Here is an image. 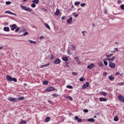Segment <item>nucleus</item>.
I'll use <instances>...</instances> for the list:
<instances>
[{
    "instance_id": "50",
    "label": "nucleus",
    "mask_w": 124,
    "mask_h": 124,
    "mask_svg": "<svg viewBox=\"0 0 124 124\" xmlns=\"http://www.w3.org/2000/svg\"><path fill=\"white\" fill-rule=\"evenodd\" d=\"M85 5H86V3H82L80 4V6H81V7H83V6H85Z\"/></svg>"
},
{
    "instance_id": "28",
    "label": "nucleus",
    "mask_w": 124,
    "mask_h": 124,
    "mask_svg": "<svg viewBox=\"0 0 124 124\" xmlns=\"http://www.w3.org/2000/svg\"><path fill=\"white\" fill-rule=\"evenodd\" d=\"M45 26L46 29H48V30H51V28H50V26L47 23H45Z\"/></svg>"
},
{
    "instance_id": "42",
    "label": "nucleus",
    "mask_w": 124,
    "mask_h": 124,
    "mask_svg": "<svg viewBox=\"0 0 124 124\" xmlns=\"http://www.w3.org/2000/svg\"><path fill=\"white\" fill-rule=\"evenodd\" d=\"M120 8L122 10H124V4H122L120 5Z\"/></svg>"
},
{
    "instance_id": "60",
    "label": "nucleus",
    "mask_w": 124,
    "mask_h": 124,
    "mask_svg": "<svg viewBox=\"0 0 124 124\" xmlns=\"http://www.w3.org/2000/svg\"><path fill=\"white\" fill-rule=\"evenodd\" d=\"M45 37L43 36H41L40 37V39H44Z\"/></svg>"
},
{
    "instance_id": "57",
    "label": "nucleus",
    "mask_w": 124,
    "mask_h": 124,
    "mask_svg": "<svg viewBox=\"0 0 124 124\" xmlns=\"http://www.w3.org/2000/svg\"><path fill=\"white\" fill-rule=\"evenodd\" d=\"M74 16L75 18H77L78 17V16H79V15L75 14V15H74Z\"/></svg>"
},
{
    "instance_id": "54",
    "label": "nucleus",
    "mask_w": 124,
    "mask_h": 124,
    "mask_svg": "<svg viewBox=\"0 0 124 124\" xmlns=\"http://www.w3.org/2000/svg\"><path fill=\"white\" fill-rule=\"evenodd\" d=\"M61 20H65V16H63L61 17Z\"/></svg>"
},
{
    "instance_id": "59",
    "label": "nucleus",
    "mask_w": 124,
    "mask_h": 124,
    "mask_svg": "<svg viewBox=\"0 0 124 124\" xmlns=\"http://www.w3.org/2000/svg\"><path fill=\"white\" fill-rule=\"evenodd\" d=\"M104 12L105 13V14H107V10L106 9H104Z\"/></svg>"
},
{
    "instance_id": "62",
    "label": "nucleus",
    "mask_w": 124,
    "mask_h": 124,
    "mask_svg": "<svg viewBox=\"0 0 124 124\" xmlns=\"http://www.w3.org/2000/svg\"><path fill=\"white\" fill-rule=\"evenodd\" d=\"M103 74H104V76H106L107 75V73H106V72H105Z\"/></svg>"
},
{
    "instance_id": "27",
    "label": "nucleus",
    "mask_w": 124,
    "mask_h": 124,
    "mask_svg": "<svg viewBox=\"0 0 124 124\" xmlns=\"http://www.w3.org/2000/svg\"><path fill=\"white\" fill-rule=\"evenodd\" d=\"M50 120H51V118L49 117H47L45 119V122L46 123H48V122H50Z\"/></svg>"
},
{
    "instance_id": "23",
    "label": "nucleus",
    "mask_w": 124,
    "mask_h": 124,
    "mask_svg": "<svg viewBox=\"0 0 124 124\" xmlns=\"http://www.w3.org/2000/svg\"><path fill=\"white\" fill-rule=\"evenodd\" d=\"M28 42L31 43V44H36V42L31 40H29Z\"/></svg>"
},
{
    "instance_id": "2",
    "label": "nucleus",
    "mask_w": 124,
    "mask_h": 124,
    "mask_svg": "<svg viewBox=\"0 0 124 124\" xmlns=\"http://www.w3.org/2000/svg\"><path fill=\"white\" fill-rule=\"evenodd\" d=\"M53 91H55V88L52 86H48L45 90V93H50Z\"/></svg>"
},
{
    "instance_id": "63",
    "label": "nucleus",
    "mask_w": 124,
    "mask_h": 124,
    "mask_svg": "<svg viewBox=\"0 0 124 124\" xmlns=\"http://www.w3.org/2000/svg\"><path fill=\"white\" fill-rule=\"evenodd\" d=\"M85 31H81V33H82V34L84 35V34H85Z\"/></svg>"
},
{
    "instance_id": "32",
    "label": "nucleus",
    "mask_w": 124,
    "mask_h": 124,
    "mask_svg": "<svg viewBox=\"0 0 124 124\" xmlns=\"http://www.w3.org/2000/svg\"><path fill=\"white\" fill-rule=\"evenodd\" d=\"M119 48L116 47V48H114V50L113 51H111V53H115V52H117L118 51H119Z\"/></svg>"
},
{
    "instance_id": "49",
    "label": "nucleus",
    "mask_w": 124,
    "mask_h": 124,
    "mask_svg": "<svg viewBox=\"0 0 124 124\" xmlns=\"http://www.w3.org/2000/svg\"><path fill=\"white\" fill-rule=\"evenodd\" d=\"M67 54H68V55H72V53H71V52H70V50H67Z\"/></svg>"
},
{
    "instance_id": "14",
    "label": "nucleus",
    "mask_w": 124,
    "mask_h": 124,
    "mask_svg": "<svg viewBox=\"0 0 124 124\" xmlns=\"http://www.w3.org/2000/svg\"><path fill=\"white\" fill-rule=\"evenodd\" d=\"M23 99H25V97L24 96H21V97H19L18 98H16V101H22L23 100Z\"/></svg>"
},
{
    "instance_id": "15",
    "label": "nucleus",
    "mask_w": 124,
    "mask_h": 124,
    "mask_svg": "<svg viewBox=\"0 0 124 124\" xmlns=\"http://www.w3.org/2000/svg\"><path fill=\"white\" fill-rule=\"evenodd\" d=\"M54 15H55V16H58V15H60V10H59V9H57L56 10V11L54 13Z\"/></svg>"
},
{
    "instance_id": "51",
    "label": "nucleus",
    "mask_w": 124,
    "mask_h": 124,
    "mask_svg": "<svg viewBox=\"0 0 124 124\" xmlns=\"http://www.w3.org/2000/svg\"><path fill=\"white\" fill-rule=\"evenodd\" d=\"M66 66L67 67H69V62H66Z\"/></svg>"
},
{
    "instance_id": "43",
    "label": "nucleus",
    "mask_w": 124,
    "mask_h": 124,
    "mask_svg": "<svg viewBox=\"0 0 124 124\" xmlns=\"http://www.w3.org/2000/svg\"><path fill=\"white\" fill-rule=\"evenodd\" d=\"M72 48H72V50H73V51L76 50V46H75L72 45Z\"/></svg>"
},
{
    "instance_id": "41",
    "label": "nucleus",
    "mask_w": 124,
    "mask_h": 124,
    "mask_svg": "<svg viewBox=\"0 0 124 124\" xmlns=\"http://www.w3.org/2000/svg\"><path fill=\"white\" fill-rule=\"evenodd\" d=\"M6 4H7V5H9L11 4V2H10V1H6Z\"/></svg>"
},
{
    "instance_id": "58",
    "label": "nucleus",
    "mask_w": 124,
    "mask_h": 124,
    "mask_svg": "<svg viewBox=\"0 0 124 124\" xmlns=\"http://www.w3.org/2000/svg\"><path fill=\"white\" fill-rule=\"evenodd\" d=\"M72 75H74V76L77 75V73H76V72H73V73H72Z\"/></svg>"
},
{
    "instance_id": "24",
    "label": "nucleus",
    "mask_w": 124,
    "mask_h": 124,
    "mask_svg": "<svg viewBox=\"0 0 124 124\" xmlns=\"http://www.w3.org/2000/svg\"><path fill=\"white\" fill-rule=\"evenodd\" d=\"M32 2L36 4H38V3H39V0H33L32 1Z\"/></svg>"
},
{
    "instance_id": "29",
    "label": "nucleus",
    "mask_w": 124,
    "mask_h": 124,
    "mask_svg": "<svg viewBox=\"0 0 124 124\" xmlns=\"http://www.w3.org/2000/svg\"><path fill=\"white\" fill-rule=\"evenodd\" d=\"M48 84H49V81L47 80H44L43 81V85H44L45 86H46V85H48Z\"/></svg>"
},
{
    "instance_id": "36",
    "label": "nucleus",
    "mask_w": 124,
    "mask_h": 124,
    "mask_svg": "<svg viewBox=\"0 0 124 124\" xmlns=\"http://www.w3.org/2000/svg\"><path fill=\"white\" fill-rule=\"evenodd\" d=\"M28 34H29V32L28 31H26L24 33H23L22 35H21V36H26V35H28Z\"/></svg>"
},
{
    "instance_id": "19",
    "label": "nucleus",
    "mask_w": 124,
    "mask_h": 124,
    "mask_svg": "<svg viewBox=\"0 0 124 124\" xmlns=\"http://www.w3.org/2000/svg\"><path fill=\"white\" fill-rule=\"evenodd\" d=\"M49 65H50V63H48L47 64H46L41 66L40 68H43V67H47L49 66Z\"/></svg>"
},
{
    "instance_id": "55",
    "label": "nucleus",
    "mask_w": 124,
    "mask_h": 124,
    "mask_svg": "<svg viewBox=\"0 0 124 124\" xmlns=\"http://www.w3.org/2000/svg\"><path fill=\"white\" fill-rule=\"evenodd\" d=\"M42 10H43V11H44V12H47V9H46L44 8H42Z\"/></svg>"
},
{
    "instance_id": "34",
    "label": "nucleus",
    "mask_w": 124,
    "mask_h": 124,
    "mask_svg": "<svg viewBox=\"0 0 124 124\" xmlns=\"http://www.w3.org/2000/svg\"><path fill=\"white\" fill-rule=\"evenodd\" d=\"M113 53H110L109 55H107L106 57L108 59L111 58V57H112V56H113Z\"/></svg>"
},
{
    "instance_id": "38",
    "label": "nucleus",
    "mask_w": 124,
    "mask_h": 124,
    "mask_svg": "<svg viewBox=\"0 0 124 124\" xmlns=\"http://www.w3.org/2000/svg\"><path fill=\"white\" fill-rule=\"evenodd\" d=\"M74 60L75 61H77V62H78L79 61V57H78V56L74 57Z\"/></svg>"
},
{
    "instance_id": "17",
    "label": "nucleus",
    "mask_w": 124,
    "mask_h": 124,
    "mask_svg": "<svg viewBox=\"0 0 124 124\" xmlns=\"http://www.w3.org/2000/svg\"><path fill=\"white\" fill-rule=\"evenodd\" d=\"M72 17H71L67 20V23L68 24H71L72 23Z\"/></svg>"
},
{
    "instance_id": "6",
    "label": "nucleus",
    "mask_w": 124,
    "mask_h": 124,
    "mask_svg": "<svg viewBox=\"0 0 124 124\" xmlns=\"http://www.w3.org/2000/svg\"><path fill=\"white\" fill-rule=\"evenodd\" d=\"M89 86H90V82H86V84H84L82 86L83 90H85V89H87V88H88V87H89Z\"/></svg>"
},
{
    "instance_id": "45",
    "label": "nucleus",
    "mask_w": 124,
    "mask_h": 124,
    "mask_svg": "<svg viewBox=\"0 0 124 124\" xmlns=\"http://www.w3.org/2000/svg\"><path fill=\"white\" fill-rule=\"evenodd\" d=\"M52 95L54 96V97H57V96H60V95L57 94L56 93H53Z\"/></svg>"
},
{
    "instance_id": "5",
    "label": "nucleus",
    "mask_w": 124,
    "mask_h": 124,
    "mask_svg": "<svg viewBox=\"0 0 124 124\" xmlns=\"http://www.w3.org/2000/svg\"><path fill=\"white\" fill-rule=\"evenodd\" d=\"M7 100L9 101H11V102H16V101H17V98H12L11 97H8Z\"/></svg>"
},
{
    "instance_id": "7",
    "label": "nucleus",
    "mask_w": 124,
    "mask_h": 124,
    "mask_svg": "<svg viewBox=\"0 0 124 124\" xmlns=\"http://www.w3.org/2000/svg\"><path fill=\"white\" fill-rule=\"evenodd\" d=\"M61 62L62 61L59 58L56 59L54 61L55 64H59V63H61Z\"/></svg>"
},
{
    "instance_id": "56",
    "label": "nucleus",
    "mask_w": 124,
    "mask_h": 124,
    "mask_svg": "<svg viewBox=\"0 0 124 124\" xmlns=\"http://www.w3.org/2000/svg\"><path fill=\"white\" fill-rule=\"evenodd\" d=\"M47 102H48V103H50V104H53V101H52L51 100H47Z\"/></svg>"
},
{
    "instance_id": "18",
    "label": "nucleus",
    "mask_w": 124,
    "mask_h": 124,
    "mask_svg": "<svg viewBox=\"0 0 124 124\" xmlns=\"http://www.w3.org/2000/svg\"><path fill=\"white\" fill-rule=\"evenodd\" d=\"M3 31H9L10 30H9V27H5L3 28Z\"/></svg>"
},
{
    "instance_id": "48",
    "label": "nucleus",
    "mask_w": 124,
    "mask_h": 124,
    "mask_svg": "<svg viewBox=\"0 0 124 124\" xmlns=\"http://www.w3.org/2000/svg\"><path fill=\"white\" fill-rule=\"evenodd\" d=\"M104 64L105 65H108V62H107V61H104Z\"/></svg>"
},
{
    "instance_id": "8",
    "label": "nucleus",
    "mask_w": 124,
    "mask_h": 124,
    "mask_svg": "<svg viewBox=\"0 0 124 124\" xmlns=\"http://www.w3.org/2000/svg\"><path fill=\"white\" fill-rule=\"evenodd\" d=\"M116 57L115 56H113L111 58H107L105 59L104 61H109V62H113V61L115 60Z\"/></svg>"
},
{
    "instance_id": "46",
    "label": "nucleus",
    "mask_w": 124,
    "mask_h": 124,
    "mask_svg": "<svg viewBox=\"0 0 124 124\" xmlns=\"http://www.w3.org/2000/svg\"><path fill=\"white\" fill-rule=\"evenodd\" d=\"M67 99H69V100H72V97H71V96H68Z\"/></svg>"
},
{
    "instance_id": "33",
    "label": "nucleus",
    "mask_w": 124,
    "mask_h": 124,
    "mask_svg": "<svg viewBox=\"0 0 124 124\" xmlns=\"http://www.w3.org/2000/svg\"><path fill=\"white\" fill-rule=\"evenodd\" d=\"M114 122H118L119 121V118H118V116H115L114 118Z\"/></svg>"
},
{
    "instance_id": "16",
    "label": "nucleus",
    "mask_w": 124,
    "mask_h": 124,
    "mask_svg": "<svg viewBox=\"0 0 124 124\" xmlns=\"http://www.w3.org/2000/svg\"><path fill=\"white\" fill-rule=\"evenodd\" d=\"M99 101L102 102V101H107V99L106 98H103V97H101L99 98Z\"/></svg>"
},
{
    "instance_id": "10",
    "label": "nucleus",
    "mask_w": 124,
    "mask_h": 124,
    "mask_svg": "<svg viewBox=\"0 0 124 124\" xmlns=\"http://www.w3.org/2000/svg\"><path fill=\"white\" fill-rule=\"evenodd\" d=\"M10 28H11V31H14L15 29H17V25L14 24L10 26Z\"/></svg>"
},
{
    "instance_id": "52",
    "label": "nucleus",
    "mask_w": 124,
    "mask_h": 124,
    "mask_svg": "<svg viewBox=\"0 0 124 124\" xmlns=\"http://www.w3.org/2000/svg\"><path fill=\"white\" fill-rule=\"evenodd\" d=\"M119 86H123L124 85V82H120L119 84H118Z\"/></svg>"
},
{
    "instance_id": "25",
    "label": "nucleus",
    "mask_w": 124,
    "mask_h": 124,
    "mask_svg": "<svg viewBox=\"0 0 124 124\" xmlns=\"http://www.w3.org/2000/svg\"><path fill=\"white\" fill-rule=\"evenodd\" d=\"M27 122L26 121L23 120V119L21 120V122H20L19 124H26Z\"/></svg>"
},
{
    "instance_id": "44",
    "label": "nucleus",
    "mask_w": 124,
    "mask_h": 124,
    "mask_svg": "<svg viewBox=\"0 0 124 124\" xmlns=\"http://www.w3.org/2000/svg\"><path fill=\"white\" fill-rule=\"evenodd\" d=\"M31 6L33 8H34L35 7V6H36V5L34 3H33L31 4Z\"/></svg>"
},
{
    "instance_id": "11",
    "label": "nucleus",
    "mask_w": 124,
    "mask_h": 124,
    "mask_svg": "<svg viewBox=\"0 0 124 124\" xmlns=\"http://www.w3.org/2000/svg\"><path fill=\"white\" fill-rule=\"evenodd\" d=\"M4 13H7L8 14H10L11 15H14L15 16H17V14H16V13H14L10 11H6Z\"/></svg>"
},
{
    "instance_id": "3",
    "label": "nucleus",
    "mask_w": 124,
    "mask_h": 124,
    "mask_svg": "<svg viewBox=\"0 0 124 124\" xmlns=\"http://www.w3.org/2000/svg\"><path fill=\"white\" fill-rule=\"evenodd\" d=\"M21 8L23 9V10H25V11H28V12H31L32 11V9H31L29 7H26L25 6L21 5Z\"/></svg>"
},
{
    "instance_id": "40",
    "label": "nucleus",
    "mask_w": 124,
    "mask_h": 124,
    "mask_svg": "<svg viewBox=\"0 0 124 124\" xmlns=\"http://www.w3.org/2000/svg\"><path fill=\"white\" fill-rule=\"evenodd\" d=\"M20 31V28L17 27L15 31V32H18Z\"/></svg>"
},
{
    "instance_id": "26",
    "label": "nucleus",
    "mask_w": 124,
    "mask_h": 124,
    "mask_svg": "<svg viewBox=\"0 0 124 124\" xmlns=\"http://www.w3.org/2000/svg\"><path fill=\"white\" fill-rule=\"evenodd\" d=\"M88 122L94 123V120L93 119V118H89L88 119Z\"/></svg>"
},
{
    "instance_id": "1",
    "label": "nucleus",
    "mask_w": 124,
    "mask_h": 124,
    "mask_svg": "<svg viewBox=\"0 0 124 124\" xmlns=\"http://www.w3.org/2000/svg\"><path fill=\"white\" fill-rule=\"evenodd\" d=\"M6 79L10 82H12V81L15 82H17V78H12L10 75L6 76Z\"/></svg>"
},
{
    "instance_id": "35",
    "label": "nucleus",
    "mask_w": 124,
    "mask_h": 124,
    "mask_svg": "<svg viewBox=\"0 0 124 124\" xmlns=\"http://www.w3.org/2000/svg\"><path fill=\"white\" fill-rule=\"evenodd\" d=\"M49 59H50L51 60V61H53V60H54V59H55V55H54L53 54H51V57L49 58Z\"/></svg>"
},
{
    "instance_id": "20",
    "label": "nucleus",
    "mask_w": 124,
    "mask_h": 124,
    "mask_svg": "<svg viewBox=\"0 0 124 124\" xmlns=\"http://www.w3.org/2000/svg\"><path fill=\"white\" fill-rule=\"evenodd\" d=\"M108 78L110 81H112V80H115V77L114 76L110 75L108 76Z\"/></svg>"
},
{
    "instance_id": "4",
    "label": "nucleus",
    "mask_w": 124,
    "mask_h": 124,
    "mask_svg": "<svg viewBox=\"0 0 124 124\" xmlns=\"http://www.w3.org/2000/svg\"><path fill=\"white\" fill-rule=\"evenodd\" d=\"M108 66L110 68H115V67H116V64L115 63H113V62H109Z\"/></svg>"
},
{
    "instance_id": "13",
    "label": "nucleus",
    "mask_w": 124,
    "mask_h": 124,
    "mask_svg": "<svg viewBox=\"0 0 124 124\" xmlns=\"http://www.w3.org/2000/svg\"><path fill=\"white\" fill-rule=\"evenodd\" d=\"M94 66H95L94 63H91V64L87 66V68H88V69H92V68H93Z\"/></svg>"
},
{
    "instance_id": "21",
    "label": "nucleus",
    "mask_w": 124,
    "mask_h": 124,
    "mask_svg": "<svg viewBox=\"0 0 124 124\" xmlns=\"http://www.w3.org/2000/svg\"><path fill=\"white\" fill-rule=\"evenodd\" d=\"M62 60L63 61V62H67L68 61V58H67L66 56L63 57Z\"/></svg>"
},
{
    "instance_id": "53",
    "label": "nucleus",
    "mask_w": 124,
    "mask_h": 124,
    "mask_svg": "<svg viewBox=\"0 0 124 124\" xmlns=\"http://www.w3.org/2000/svg\"><path fill=\"white\" fill-rule=\"evenodd\" d=\"M117 3L118 4H121V3H122V1L121 0H117Z\"/></svg>"
},
{
    "instance_id": "47",
    "label": "nucleus",
    "mask_w": 124,
    "mask_h": 124,
    "mask_svg": "<svg viewBox=\"0 0 124 124\" xmlns=\"http://www.w3.org/2000/svg\"><path fill=\"white\" fill-rule=\"evenodd\" d=\"M83 112L84 113H88V112H89V110L88 109H83Z\"/></svg>"
},
{
    "instance_id": "22",
    "label": "nucleus",
    "mask_w": 124,
    "mask_h": 124,
    "mask_svg": "<svg viewBox=\"0 0 124 124\" xmlns=\"http://www.w3.org/2000/svg\"><path fill=\"white\" fill-rule=\"evenodd\" d=\"M100 93L101 95H104V96H106V95H107V93L105 92L102 91Z\"/></svg>"
},
{
    "instance_id": "31",
    "label": "nucleus",
    "mask_w": 124,
    "mask_h": 124,
    "mask_svg": "<svg viewBox=\"0 0 124 124\" xmlns=\"http://www.w3.org/2000/svg\"><path fill=\"white\" fill-rule=\"evenodd\" d=\"M98 65L100 67H103V66H104V65L103 64V63H102V62L99 63Z\"/></svg>"
},
{
    "instance_id": "30",
    "label": "nucleus",
    "mask_w": 124,
    "mask_h": 124,
    "mask_svg": "<svg viewBox=\"0 0 124 124\" xmlns=\"http://www.w3.org/2000/svg\"><path fill=\"white\" fill-rule=\"evenodd\" d=\"M80 3H81V2L80 1H76L75 2V5H76V6H78V5H80Z\"/></svg>"
},
{
    "instance_id": "9",
    "label": "nucleus",
    "mask_w": 124,
    "mask_h": 124,
    "mask_svg": "<svg viewBox=\"0 0 124 124\" xmlns=\"http://www.w3.org/2000/svg\"><path fill=\"white\" fill-rule=\"evenodd\" d=\"M118 99L121 101V102H124V96L122 95H119L118 96Z\"/></svg>"
},
{
    "instance_id": "37",
    "label": "nucleus",
    "mask_w": 124,
    "mask_h": 124,
    "mask_svg": "<svg viewBox=\"0 0 124 124\" xmlns=\"http://www.w3.org/2000/svg\"><path fill=\"white\" fill-rule=\"evenodd\" d=\"M79 80L80 81V82H83V81H85V79L83 78V77H81Z\"/></svg>"
},
{
    "instance_id": "61",
    "label": "nucleus",
    "mask_w": 124,
    "mask_h": 124,
    "mask_svg": "<svg viewBox=\"0 0 124 124\" xmlns=\"http://www.w3.org/2000/svg\"><path fill=\"white\" fill-rule=\"evenodd\" d=\"M115 75H116V76L120 75V72H116L115 73Z\"/></svg>"
},
{
    "instance_id": "12",
    "label": "nucleus",
    "mask_w": 124,
    "mask_h": 124,
    "mask_svg": "<svg viewBox=\"0 0 124 124\" xmlns=\"http://www.w3.org/2000/svg\"><path fill=\"white\" fill-rule=\"evenodd\" d=\"M74 118L75 120H76V121L78 123H81L82 122V120L81 119V118H79V117H78V116H75Z\"/></svg>"
},
{
    "instance_id": "64",
    "label": "nucleus",
    "mask_w": 124,
    "mask_h": 124,
    "mask_svg": "<svg viewBox=\"0 0 124 124\" xmlns=\"http://www.w3.org/2000/svg\"><path fill=\"white\" fill-rule=\"evenodd\" d=\"M67 11H69V12H70V11H71V9H69L68 10H67Z\"/></svg>"
},
{
    "instance_id": "39",
    "label": "nucleus",
    "mask_w": 124,
    "mask_h": 124,
    "mask_svg": "<svg viewBox=\"0 0 124 124\" xmlns=\"http://www.w3.org/2000/svg\"><path fill=\"white\" fill-rule=\"evenodd\" d=\"M66 88L67 89H73V87L71 85H67L66 86Z\"/></svg>"
}]
</instances>
